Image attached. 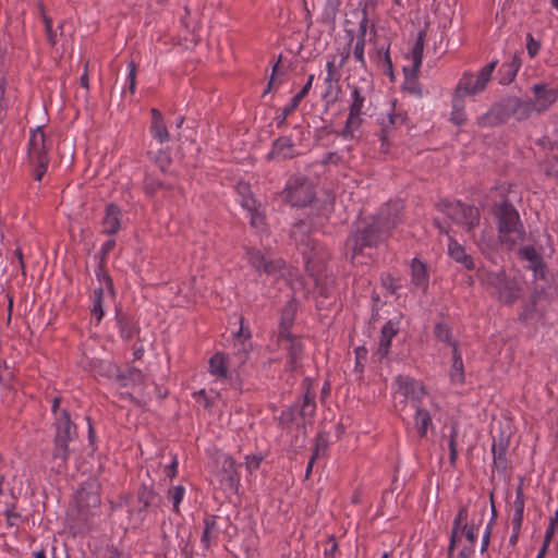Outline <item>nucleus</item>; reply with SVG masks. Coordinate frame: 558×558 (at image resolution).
Returning <instances> with one entry per match:
<instances>
[{
	"mask_svg": "<svg viewBox=\"0 0 558 558\" xmlns=\"http://www.w3.org/2000/svg\"><path fill=\"white\" fill-rule=\"evenodd\" d=\"M395 398L402 397L409 401V405L414 410V427L420 437H425L433 426L432 416L439 410L435 402L421 385V383L405 376L396 378Z\"/></svg>",
	"mask_w": 558,
	"mask_h": 558,
	"instance_id": "nucleus-1",
	"label": "nucleus"
},
{
	"mask_svg": "<svg viewBox=\"0 0 558 558\" xmlns=\"http://www.w3.org/2000/svg\"><path fill=\"white\" fill-rule=\"evenodd\" d=\"M400 210V205L398 203L393 204V215L381 213L377 223L376 229L374 226L369 228L359 231L354 235H352L348 242V250L351 251V259L355 260L357 256L363 253L365 247H371L377 243L380 239V234L378 233V228H383L385 231L397 226L398 222V213Z\"/></svg>",
	"mask_w": 558,
	"mask_h": 558,
	"instance_id": "nucleus-2",
	"label": "nucleus"
},
{
	"mask_svg": "<svg viewBox=\"0 0 558 558\" xmlns=\"http://www.w3.org/2000/svg\"><path fill=\"white\" fill-rule=\"evenodd\" d=\"M480 282L494 291L498 300L505 304H513L522 293V287L519 280L507 278L504 272H495L481 269L477 272Z\"/></svg>",
	"mask_w": 558,
	"mask_h": 558,
	"instance_id": "nucleus-3",
	"label": "nucleus"
},
{
	"mask_svg": "<svg viewBox=\"0 0 558 558\" xmlns=\"http://www.w3.org/2000/svg\"><path fill=\"white\" fill-rule=\"evenodd\" d=\"M495 216L498 225L499 239L508 246H513L523 239L519 215L509 203L502 202L497 206Z\"/></svg>",
	"mask_w": 558,
	"mask_h": 558,
	"instance_id": "nucleus-4",
	"label": "nucleus"
},
{
	"mask_svg": "<svg viewBox=\"0 0 558 558\" xmlns=\"http://www.w3.org/2000/svg\"><path fill=\"white\" fill-rule=\"evenodd\" d=\"M497 65V60L489 62L477 74L465 73L459 81L454 94L460 97L474 96L483 92Z\"/></svg>",
	"mask_w": 558,
	"mask_h": 558,
	"instance_id": "nucleus-5",
	"label": "nucleus"
},
{
	"mask_svg": "<svg viewBox=\"0 0 558 558\" xmlns=\"http://www.w3.org/2000/svg\"><path fill=\"white\" fill-rule=\"evenodd\" d=\"M441 206V210L448 218L468 231L478 225L480 211L476 207L466 206L460 202H446Z\"/></svg>",
	"mask_w": 558,
	"mask_h": 558,
	"instance_id": "nucleus-6",
	"label": "nucleus"
},
{
	"mask_svg": "<svg viewBox=\"0 0 558 558\" xmlns=\"http://www.w3.org/2000/svg\"><path fill=\"white\" fill-rule=\"evenodd\" d=\"M314 187L307 179L294 177L288 181L284 197L292 206H306L314 199Z\"/></svg>",
	"mask_w": 558,
	"mask_h": 558,
	"instance_id": "nucleus-7",
	"label": "nucleus"
},
{
	"mask_svg": "<svg viewBox=\"0 0 558 558\" xmlns=\"http://www.w3.org/2000/svg\"><path fill=\"white\" fill-rule=\"evenodd\" d=\"M350 56V48L345 46L341 49H338L336 53L329 56L328 61L326 63V92L325 96L332 94L333 89L338 86L339 81L342 76V68L348 61Z\"/></svg>",
	"mask_w": 558,
	"mask_h": 558,
	"instance_id": "nucleus-8",
	"label": "nucleus"
},
{
	"mask_svg": "<svg viewBox=\"0 0 558 558\" xmlns=\"http://www.w3.org/2000/svg\"><path fill=\"white\" fill-rule=\"evenodd\" d=\"M533 99L526 101L530 111L542 113L549 109L558 99V89L549 88L545 84H535L532 87Z\"/></svg>",
	"mask_w": 558,
	"mask_h": 558,
	"instance_id": "nucleus-9",
	"label": "nucleus"
},
{
	"mask_svg": "<svg viewBox=\"0 0 558 558\" xmlns=\"http://www.w3.org/2000/svg\"><path fill=\"white\" fill-rule=\"evenodd\" d=\"M291 322L292 317L290 314L282 317L279 327L278 342L283 350H287L290 353L291 360L294 362L298 360L302 352V343L289 331Z\"/></svg>",
	"mask_w": 558,
	"mask_h": 558,
	"instance_id": "nucleus-10",
	"label": "nucleus"
},
{
	"mask_svg": "<svg viewBox=\"0 0 558 558\" xmlns=\"http://www.w3.org/2000/svg\"><path fill=\"white\" fill-rule=\"evenodd\" d=\"M47 141L41 128L32 131L28 143V156L34 165H45L48 162Z\"/></svg>",
	"mask_w": 558,
	"mask_h": 558,
	"instance_id": "nucleus-11",
	"label": "nucleus"
},
{
	"mask_svg": "<svg viewBox=\"0 0 558 558\" xmlns=\"http://www.w3.org/2000/svg\"><path fill=\"white\" fill-rule=\"evenodd\" d=\"M217 465L219 470L216 476L219 483L227 488H234L239 483V475L233 459L227 454H220L217 458Z\"/></svg>",
	"mask_w": 558,
	"mask_h": 558,
	"instance_id": "nucleus-12",
	"label": "nucleus"
},
{
	"mask_svg": "<svg viewBox=\"0 0 558 558\" xmlns=\"http://www.w3.org/2000/svg\"><path fill=\"white\" fill-rule=\"evenodd\" d=\"M248 263L257 270L266 274H274L281 268V260H272L258 250L250 248L246 251Z\"/></svg>",
	"mask_w": 558,
	"mask_h": 558,
	"instance_id": "nucleus-13",
	"label": "nucleus"
},
{
	"mask_svg": "<svg viewBox=\"0 0 558 558\" xmlns=\"http://www.w3.org/2000/svg\"><path fill=\"white\" fill-rule=\"evenodd\" d=\"M75 434V428L71 424L69 415L65 411H62L60 416L57 417V441L60 446L66 445Z\"/></svg>",
	"mask_w": 558,
	"mask_h": 558,
	"instance_id": "nucleus-14",
	"label": "nucleus"
},
{
	"mask_svg": "<svg viewBox=\"0 0 558 558\" xmlns=\"http://www.w3.org/2000/svg\"><path fill=\"white\" fill-rule=\"evenodd\" d=\"M362 123V114L349 112L344 128L340 131L339 135L344 141L356 140L360 136Z\"/></svg>",
	"mask_w": 558,
	"mask_h": 558,
	"instance_id": "nucleus-15",
	"label": "nucleus"
},
{
	"mask_svg": "<svg viewBox=\"0 0 558 558\" xmlns=\"http://www.w3.org/2000/svg\"><path fill=\"white\" fill-rule=\"evenodd\" d=\"M521 256L530 263V268L534 272V277L543 279L545 277V267L541 255L532 246H525L520 251Z\"/></svg>",
	"mask_w": 558,
	"mask_h": 558,
	"instance_id": "nucleus-16",
	"label": "nucleus"
},
{
	"mask_svg": "<svg viewBox=\"0 0 558 558\" xmlns=\"http://www.w3.org/2000/svg\"><path fill=\"white\" fill-rule=\"evenodd\" d=\"M448 253L452 259L462 264L466 269L474 268L472 257L466 253L465 248L461 244L451 238H449Z\"/></svg>",
	"mask_w": 558,
	"mask_h": 558,
	"instance_id": "nucleus-17",
	"label": "nucleus"
},
{
	"mask_svg": "<svg viewBox=\"0 0 558 558\" xmlns=\"http://www.w3.org/2000/svg\"><path fill=\"white\" fill-rule=\"evenodd\" d=\"M398 329L392 322H388L381 328V335L377 348L379 359L387 356L391 343V339L396 336Z\"/></svg>",
	"mask_w": 558,
	"mask_h": 558,
	"instance_id": "nucleus-18",
	"label": "nucleus"
},
{
	"mask_svg": "<svg viewBox=\"0 0 558 558\" xmlns=\"http://www.w3.org/2000/svg\"><path fill=\"white\" fill-rule=\"evenodd\" d=\"M294 156V144L289 137L278 138L269 153V158H292Z\"/></svg>",
	"mask_w": 558,
	"mask_h": 558,
	"instance_id": "nucleus-19",
	"label": "nucleus"
},
{
	"mask_svg": "<svg viewBox=\"0 0 558 558\" xmlns=\"http://www.w3.org/2000/svg\"><path fill=\"white\" fill-rule=\"evenodd\" d=\"M411 281L417 289L426 291L428 286L427 270L425 265L417 259H413L411 264Z\"/></svg>",
	"mask_w": 558,
	"mask_h": 558,
	"instance_id": "nucleus-20",
	"label": "nucleus"
},
{
	"mask_svg": "<svg viewBox=\"0 0 558 558\" xmlns=\"http://www.w3.org/2000/svg\"><path fill=\"white\" fill-rule=\"evenodd\" d=\"M241 204L243 208L247 210V215L250 217L251 226L257 230H262L264 226V215L257 210L256 202L251 195H244L242 197Z\"/></svg>",
	"mask_w": 558,
	"mask_h": 558,
	"instance_id": "nucleus-21",
	"label": "nucleus"
},
{
	"mask_svg": "<svg viewBox=\"0 0 558 558\" xmlns=\"http://www.w3.org/2000/svg\"><path fill=\"white\" fill-rule=\"evenodd\" d=\"M524 513V497L521 487H518L515 498L511 505V526L515 529L522 527Z\"/></svg>",
	"mask_w": 558,
	"mask_h": 558,
	"instance_id": "nucleus-22",
	"label": "nucleus"
},
{
	"mask_svg": "<svg viewBox=\"0 0 558 558\" xmlns=\"http://www.w3.org/2000/svg\"><path fill=\"white\" fill-rule=\"evenodd\" d=\"M151 116L153 120L150 125V133L153 137L160 143L169 141V133L165 125L160 111H158L157 109H151Z\"/></svg>",
	"mask_w": 558,
	"mask_h": 558,
	"instance_id": "nucleus-23",
	"label": "nucleus"
},
{
	"mask_svg": "<svg viewBox=\"0 0 558 558\" xmlns=\"http://www.w3.org/2000/svg\"><path fill=\"white\" fill-rule=\"evenodd\" d=\"M367 90L361 87H352L350 95L349 112L364 116Z\"/></svg>",
	"mask_w": 558,
	"mask_h": 558,
	"instance_id": "nucleus-24",
	"label": "nucleus"
},
{
	"mask_svg": "<svg viewBox=\"0 0 558 558\" xmlns=\"http://www.w3.org/2000/svg\"><path fill=\"white\" fill-rule=\"evenodd\" d=\"M209 372L213 376L217 378H227L228 368L226 363V357L221 353H216L209 360Z\"/></svg>",
	"mask_w": 558,
	"mask_h": 558,
	"instance_id": "nucleus-25",
	"label": "nucleus"
},
{
	"mask_svg": "<svg viewBox=\"0 0 558 558\" xmlns=\"http://www.w3.org/2000/svg\"><path fill=\"white\" fill-rule=\"evenodd\" d=\"M219 533V529L217 526L216 520L213 517L206 518L204 520V530L202 534V543L206 548L210 546V544L217 538Z\"/></svg>",
	"mask_w": 558,
	"mask_h": 558,
	"instance_id": "nucleus-26",
	"label": "nucleus"
},
{
	"mask_svg": "<svg viewBox=\"0 0 558 558\" xmlns=\"http://www.w3.org/2000/svg\"><path fill=\"white\" fill-rule=\"evenodd\" d=\"M450 120L458 126H461L466 122L463 98L456 94L453 96Z\"/></svg>",
	"mask_w": 558,
	"mask_h": 558,
	"instance_id": "nucleus-27",
	"label": "nucleus"
},
{
	"mask_svg": "<svg viewBox=\"0 0 558 558\" xmlns=\"http://www.w3.org/2000/svg\"><path fill=\"white\" fill-rule=\"evenodd\" d=\"M423 49H424V35L423 33L418 34V37L409 53V59L412 62V71L416 73L422 64L423 59Z\"/></svg>",
	"mask_w": 558,
	"mask_h": 558,
	"instance_id": "nucleus-28",
	"label": "nucleus"
},
{
	"mask_svg": "<svg viewBox=\"0 0 558 558\" xmlns=\"http://www.w3.org/2000/svg\"><path fill=\"white\" fill-rule=\"evenodd\" d=\"M450 380L454 385H460L464 381L463 362L456 347H453V361L450 371Z\"/></svg>",
	"mask_w": 558,
	"mask_h": 558,
	"instance_id": "nucleus-29",
	"label": "nucleus"
},
{
	"mask_svg": "<svg viewBox=\"0 0 558 558\" xmlns=\"http://www.w3.org/2000/svg\"><path fill=\"white\" fill-rule=\"evenodd\" d=\"M466 519H468V509H466V507H461L454 521H453V527H452L451 537H450L449 550L453 549V547L456 545L457 537H458V532L463 524H466L465 523Z\"/></svg>",
	"mask_w": 558,
	"mask_h": 558,
	"instance_id": "nucleus-30",
	"label": "nucleus"
},
{
	"mask_svg": "<svg viewBox=\"0 0 558 558\" xmlns=\"http://www.w3.org/2000/svg\"><path fill=\"white\" fill-rule=\"evenodd\" d=\"M121 214L120 210L111 205L107 207V233H114L120 229Z\"/></svg>",
	"mask_w": 558,
	"mask_h": 558,
	"instance_id": "nucleus-31",
	"label": "nucleus"
},
{
	"mask_svg": "<svg viewBox=\"0 0 558 558\" xmlns=\"http://www.w3.org/2000/svg\"><path fill=\"white\" fill-rule=\"evenodd\" d=\"M92 314H93V317L96 320V323L100 324V322L102 319V316H104L102 290H101V288H97L94 291Z\"/></svg>",
	"mask_w": 558,
	"mask_h": 558,
	"instance_id": "nucleus-32",
	"label": "nucleus"
},
{
	"mask_svg": "<svg viewBox=\"0 0 558 558\" xmlns=\"http://www.w3.org/2000/svg\"><path fill=\"white\" fill-rule=\"evenodd\" d=\"M341 5V0H325L323 17L327 22H333L339 8Z\"/></svg>",
	"mask_w": 558,
	"mask_h": 558,
	"instance_id": "nucleus-33",
	"label": "nucleus"
},
{
	"mask_svg": "<svg viewBox=\"0 0 558 558\" xmlns=\"http://www.w3.org/2000/svg\"><path fill=\"white\" fill-rule=\"evenodd\" d=\"M117 320L120 328V333L123 339H130L133 336L134 328L131 326L128 317L122 313H117Z\"/></svg>",
	"mask_w": 558,
	"mask_h": 558,
	"instance_id": "nucleus-34",
	"label": "nucleus"
},
{
	"mask_svg": "<svg viewBox=\"0 0 558 558\" xmlns=\"http://www.w3.org/2000/svg\"><path fill=\"white\" fill-rule=\"evenodd\" d=\"M490 508H492V519H490V522L488 523V525L483 534V537H482V545H481L482 553H484L488 547L490 532H492V524L494 523V521L496 519V509H495V505H494V500H493V494H490Z\"/></svg>",
	"mask_w": 558,
	"mask_h": 558,
	"instance_id": "nucleus-35",
	"label": "nucleus"
},
{
	"mask_svg": "<svg viewBox=\"0 0 558 558\" xmlns=\"http://www.w3.org/2000/svg\"><path fill=\"white\" fill-rule=\"evenodd\" d=\"M124 386H134L135 388L143 381V374L138 369H132L128 375L121 377Z\"/></svg>",
	"mask_w": 558,
	"mask_h": 558,
	"instance_id": "nucleus-36",
	"label": "nucleus"
},
{
	"mask_svg": "<svg viewBox=\"0 0 558 558\" xmlns=\"http://www.w3.org/2000/svg\"><path fill=\"white\" fill-rule=\"evenodd\" d=\"M184 496V487L181 485L174 486L169 490V499L172 502L173 510L178 511L179 505Z\"/></svg>",
	"mask_w": 558,
	"mask_h": 558,
	"instance_id": "nucleus-37",
	"label": "nucleus"
},
{
	"mask_svg": "<svg viewBox=\"0 0 558 558\" xmlns=\"http://www.w3.org/2000/svg\"><path fill=\"white\" fill-rule=\"evenodd\" d=\"M364 49H365V39L357 38V40H356V43L354 45L353 56H354L355 60L362 66L366 65V60H365V56H364Z\"/></svg>",
	"mask_w": 558,
	"mask_h": 558,
	"instance_id": "nucleus-38",
	"label": "nucleus"
},
{
	"mask_svg": "<svg viewBox=\"0 0 558 558\" xmlns=\"http://www.w3.org/2000/svg\"><path fill=\"white\" fill-rule=\"evenodd\" d=\"M460 529L465 538L473 545L477 538V527L474 524H463Z\"/></svg>",
	"mask_w": 558,
	"mask_h": 558,
	"instance_id": "nucleus-39",
	"label": "nucleus"
},
{
	"mask_svg": "<svg viewBox=\"0 0 558 558\" xmlns=\"http://www.w3.org/2000/svg\"><path fill=\"white\" fill-rule=\"evenodd\" d=\"M338 551V544L333 536H330L327 541L326 547L324 549V558H336V553Z\"/></svg>",
	"mask_w": 558,
	"mask_h": 558,
	"instance_id": "nucleus-40",
	"label": "nucleus"
},
{
	"mask_svg": "<svg viewBox=\"0 0 558 558\" xmlns=\"http://www.w3.org/2000/svg\"><path fill=\"white\" fill-rule=\"evenodd\" d=\"M539 43L535 40L531 34H527L526 36V50L530 57H535L539 50Z\"/></svg>",
	"mask_w": 558,
	"mask_h": 558,
	"instance_id": "nucleus-41",
	"label": "nucleus"
},
{
	"mask_svg": "<svg viewBox=\"0 0 558 558\" xmlns=\"http://www.w3.org/2000/svg\"><path fill=\"white\" fill-rule=\"evenodd\" d=\"M263 458L260 456H247L245 459V465L248 472L256 471L262 462Z\"/></svg>",
	"mask_w": 558,
	"mask_h": 558,
	"instance_id": "nucleus-42",
	"label": "nucleus"
},
{
	"mask_svg": "<svg viewBox=\"0 0 558 558\" xmlns=\"http://www.w3.org/2000/svg\"><path fill=\"white\" fill-rule=\"evenodd\" d=\"M557 526H558V520H557V517L551 519L547 529H546V533H545V539H544V544L545 546L548 545V543L550 542L551 537L554 536L556 530H557Z\"/></svg>",
	"mask_w": 558,
	"mask_h": 558,
	"instance_id": "nucleus-43",
	"label": "nucleus"
},
{
	"mask_svg": "<svg viewBox=\"0 0 558 558\" xmlns=\"http://www.w3.org/2000/svg\"><path fill=\"white\" fill-rule=\"evenodd\" d=\"M435 335L436 337L441 341H449L450 340V332L446 325L438 324L435 327Z\"/></svg>",
	"mask_w": 558,
	"mask_h": 558,
	"instance_id": "nucleus-44",
	"label": "nucleus"
},
{
	"mask_svg": "<svg viewBox=\"0 0 558 558\" xmlns=\"http://www.w3.org/2000/svg\"><path fill=\"white\" fill-rule=\"evenodd\" d=\"M301 99L296 95L290 100V102L283 108V119H287V117L296 109Z\"/></svg>",
	"mask_w": 558,
	"mask_h": 558,
	"instance_id": "nucleus-45",
	"label": "nucleus"
},
{
	"mask_svg": "<svg viewBox=\"0 0 558 558\" xmlns=\"http://www.w3.org/2000/svg\"><path fill=\"white\" fill-rule=\"evenodd\" d=\"M449 449H450V460L451 462H454L457 458V434L454 428L451 432L450 435V441H449Z\"/></svg>",
	"mask_w": 558,
	"mask_h": 558,
	"instance_id": "nucleus-46",
	"label": "nucleus"
},
{
	"mask_svg": "<svg viewBox=\"0 0 558 558\" xmlns=\"http://www.w3.org/2000/svg\"><path fill=\"white\" fill-rule=\"evenodd\" d=\"M366 29H367V14L366 12L364 11L363 12V17L360 22V25H359V34H357V38H363L365 39V36H366Z\"/></svg>",
	"mask_w": 558,
	"mask_h": 558,
	"instance_id": "nucleus-47",
	"label": "nucleus"
},
{
	"mask_svg": "<svg viewBox=\"0 0 558 558\" xmlns=\"http://www.w3.org/2000/svg\"><path fill=\"white\" fill-rule=\"evenodd\" d=\"M196 401L202 404L205 408H208L210 405V402L208 400V397L205 392V390H199L195 393Z\"/></svg>",
	"mask_w": 558,
	"mask_h": 558,
	"instance_id": "nucleus-48",
	"label": "nucleus"
},
{
	"mask_svg": "<svg viewBox=\"0 0 558 558\" xmlns=\"http://www.w3.org/2000/svg\"><path fill=\"white\" fill-rule=\"evenodd\" d=\"M313 81H314V75L311 74L307 78V82L306 84L303 86V88L296 94V96L302 99L307 93L308 90L311 89L312 85H313Z\"/></svg>",
	"mask_w": 558,
	"mask_h": 558,
	"instance_id": "nucleus-49",
	"label": "nucleus"
},
{
	"mask_svg": "<svg viewBox=\"0 0 558 558\" xmlns=\"http://www.w3.org/2000/svg\"><path fill=\"white\" fill-rule=\"evenodd\" d=\"M521 63H520V60L517 56H514L512 62L509 64V69H510V80H513L519 68H520Z\"/></svg>",
	"mask_w": 558,
	"mask_h": 558,
	"instance_id": "nucleus-50",
	"label": "nucleus"
},
{
	"mask_svg": "<svg viewBox=\"0 0 558 558\" xmlns=\"http://www.w3.org/2000/svg\"><path fill=\"white\" fill-rule=\"evenodd\" d=\"M130 81V89L132 93H134L135 89V65L133 63L129 64V76Z\"/></svg>",
	"mask_w": 558,
	"mask_h": 558,
	"instance_id": "nucleus-51",
	"label": "nucleus"
},
{
	"mask_svg": "<svg viewBox=\"0 0 558 558\" xmlns=\"http://www.w3.org/2000/svg\"><path fill=\"white\" fill-rule=\"evenodd\" d=\"M36 166V169H35V179L36 180H41L44 173L46 172L47 170V166H48V162L45 163V165H35Z\"/></svg>",
	"mask_w": 558,
	"mask_h": 558,
	"instance_id": "nucleus-52",
	"label": "nucleus"
},
{
	"mask_svg": "<svg viewBox=\"0 0 558 558\" xmlns=\"http://www.w3.org/2000/svg\"><path fill=\"white\" fill-rule=\"evenodd\" d=\"M383 63H384V66L387 69V71L391 74V72H392V64H391V60H390V57H389L388 49L384 52Z\"/></svg>",
	"mask_w": 558,
	"mask_h": 558,
	"instance_id": "nucleus-53",
	"label": "nucleus"
},
{
	"mask_svg": "<svg viewBox=\"0 0 558 558\" xmlns=\"http://www.w3.org/2000/svg\"><path fill=\"white\" fill-rule=\"evenodd\" d=\"M472 553V548H464L459 553L457 558H471Z\"/></svg>",
	"mask_w": 558,
	"mask_h": 558,
	"instance_id": "nucleus-54",
	"label": "nucleus"
},
{
	"mask_svg": "<svg viewBox=\"0 0 558 558\" xmlns=\"http://www.w3.org/2000/svg\"><path fill=\"white\" fill-rule=\"evenodd\" d=\"M520 531H521V529H518L515 531V529L512 527V534H511L510 539H509L512 545H514L518 542Z\"/></svg>",
	"mask_w": 558,
	"mask_h": 558,
	"instance_id": "nucleus-55",
	"label": "nucleus"
},
{
	"mask_svg": "<svg viewBox=\"0 0 558 558\" xmlns=\"http://www.w3.org/2000/svg\"><path fill=\"white\" fill-rule=\"evenodd\" d=\"M314 409V403L312 401L308 400V398H306L305 400V403H304V407H303V411H312Z\"/></svg>",
	"mask_w": 558,
	"mask_h": 558,
	"instance_id": "nucleus-56",
	"label": "nucleus"
},
{
	"mask_svg": "<svg viewBox=\"0 0 558 558\" xmlns=\"http://www.w3.org/2000/svg\"><path fill=\"white\" fill-rule=\"evenodd\" d=\"M143 353H144V349H143V348L135 349V350H134V356H135V359H137V360H138V359H141V357H142V355H143Z\"/></svg>",
	"mask_w": 558,
	"mask_h": 558,
	"instance_id": "nucleus-57",
	"label": "nucleus"
},
{
	"mask_svg": "<svg viewBox=\"0 0 558 558\" xmlns=\"http://www.w3.org/2000/svg\"><path fill=\"white\" fill-rule=\"evenodd\" d=\"M314 460H315V457H313V458L310 460L308 464H307V468H306V476H308V475H310V473H311V471H312Z\"/></svg>",
	"mask_w": 558,
	"mask_h": 558,
	"instance_id": "nucleus-58",
	"label": "nucleus"
},
{
	"mask_svg": "<svg viewBox=\"0 0 558 558\" xmlns=\"http://www.w3.org/2000/svg\"><path fill=\"white\" fill-rule=\"evenodd\" d=\"M239 333L244 337V339H248L251 337L248 330H244L243 327L240 328Z\"/></svg>",
	"mask_w": 558,
	"mask_h": 558,
	"instance_id": "nucleus-59",
	"label": "nucleus"
},
{
	"mask_svg": "<svg viewBox=\"0 0 558 558\" xmlns=\"http://www.w3.org/2000/svg\"><path fill=\"white\" fill-rule=\"evenodd\" d=\"M488 117H489V113L482 116V117L478 119V124H481V125H485V124H486V120L488 119Z\"/></svg>",
	"mask_w": 558,
	"mask_h": 558,
	"instance_id": "nucleus-60",
	"label": "nucleus"
},
{
	"mask_svg": "<svg viewBox=\"0 0 558 558\" xmlns=\"http://www.w3.org/2000/svg\"><path fill=\"white\" fill-rule=\"evenodd\" d=\"M59 402H60L59 398H54L53 399V402H52V411H53V413H57V408L59 407Z\"/></svg>",
	"mask_w": 558,
	"mask_h": 558,
	"instance_id": "nucleus-61",
	"label": "nucleus"
},
{
	"mask_svg": "<svg viewBox=\"0 0 558 558\" xmlns=\"http://www.w3.org/2000/svg\"><path fill=\"white\" fill-rule=\"evenodd\" d=\"M81 84H82V86L87 87V77H86V75H83L81 77Z\"/></svg>",
	"mask_w": 558,
	"mask_h": 558,
	"instance_id": "nucleus-62",
	"label": "nucleus"
},
{
	"mask_svg": "<svg viewBox=\"0 0 558 558\" xmlns=\"http://www.w3.org/2000/svg\"><path fill=\"white\" fill-rule=\"evenodd\" d=\"M35 558H46V555L43 550H40L35 554Z\"/></svg>",
	"mask_w": 558,
	"mask_h": 558,
	"instance_id": "nucleus-63",
	"label": "nucleus"
},
{
	"mask_svg": "<svg viewBox=\"0 0 558 558\" xmlns=\"http://www.w3.org/2000/svg\"><path fill=\"white\" fill-rule=\"evenodd\" d=\"M550 4L558 11V0H550Z\"/></svg>",
	"mask_w": 558,
	"mask_h": 558,
	"instance_id": "nucleus-64",
	"label": "nucleus"
}]
</instances>
